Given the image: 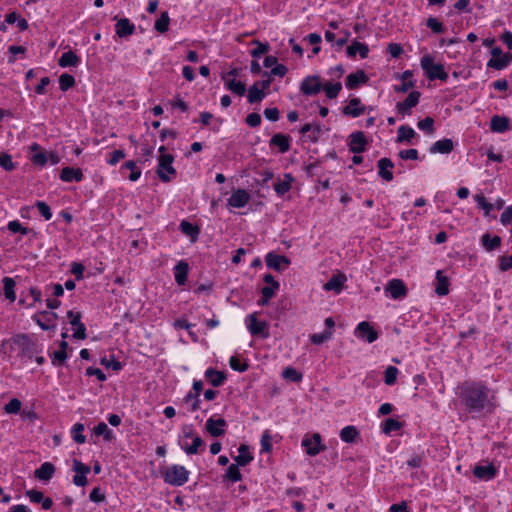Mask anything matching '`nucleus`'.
Here are the masks:
<instances>
[{"mask_svg": "<svg viewBox=\"0 0 512 512\" xmlns=\"http://www.w3.org/2000/svg\"><path fill=\"white\" fill-rule=\"evenodd\" d=\"M458 389L462 403L470 413L492 412L496 407L494 393L482 382H464Z\"/></svg>", "mask_w": 512, "mask_h": 512, "instance_id": "f257e3e1", "label": "nucleus"}, {"mask_svg": "<svg viewBox=\"0 0 512 512\" xmlns=\"http://www.w3.org/2000/svg\"><path fill=\"white\" fill-rule=\"evenodd\" d=\"M159 153L157 175L161 181L169 182L176 175V170L173 167L174 156L172 154L166 153L164 146L159 148Z\"/></svg>", "mask_w": 512, "mask_h": 512, "instance_id": "f03ea898", "label": "nucleus"}, {"mask_svg": "<svg viewBox=\"0 0 512 512\" xmlns=\"http://www.w3.org/2000/svg\"><path fill=\"white\" fill-rule=\"evenodd\" d=\"M420 66L425 76L431 81L436 79L446 81L448 79V73L445 71L443 64L435 63L434 57L430 54L422 56Z\"/></svg>", "mask_w": 512, "mask_h": 512, "instance_id": "7ed1b4c3", "label": "nucleus"}, {"mask_svg": "<svg viewBox=\"0 0 512 512\" xmlns=\"http://www.w3.org/2000/svg\"><path fill=\"white\" fill-rule=\"evenodd\" d=\"M328 74L336 80L322 81V90L328 99H335L338 97L342 90V84L340 78L344 74V68L342 65H337L328 70Z\"/></svg>", "mask_w": 512, "mask_h": 512, "instance_id": "20e7f679", "label": "nucleus"}, {"mask_svg": "<svg viewBox=\"0 0 512 512\" xmlns=\"http://www.w3.org/2000/svg\"><path fill=\"white\" fill-rule=\"evenodd\" d=\"M190 472L182 465L173 464L162 471V478L165 483L172 486H182L189 479Z\"/></svg>", "mask_w": 512, "mask_h": 512, "instance_id": "39448f33", "label": "nucleus"}, {"mask_svg": "<svg viewBox=\"0 0 512 512\" xmlns=\"http://www.w3.org/2000/svg\"><path fill=\"white\" fill-rule=\"evenodd\" d=\"M258 312L251 313L245 317V325L252 336H258L263 339L269 337V323L258 319Z\"/></svg>", "mask_w": 512, "mask_h": 512, "instance_id": "423d86ee", "label": "nucleus"}, {"mask_svg": "<svg viewBox=\"0 0 512 512\" xmlns=\"http://www.w3.org/2000/svg\"><path fill=\"white\" fill-rule=\"evenodd\" d=\"M491 58L487 62V68L494 70H503L507 68L512 61L511 53H504L500 47H492Z\"/></svg>", "mask_w": 512, "mask_h": 512, "instance_id": "0eeeda50", "label": "nucleus"}, {"mask_svg": "<svg viewBox=\"0 0 512 512\" xmlns=\"http://www.w3.org/2000/svg\"><path fill=\"white\" fill-rule=\"evenodd\" d=\"M302 447L309 456H316L326 449L322 444V437L319 433L305 435L302 439Z\"/></svg>", "mask_w": 512, "mask_h": 512, "instance_id": "6e6552de", "label": "nucleus"}, {"mask_svg": "<svg viewBox=\"0 0 512 512\" xmlns=\"http://www.w3.org/2000/svg\"><path fill=\"white\" fill-rule=\"evenodd\" d=\"M300 92L305 96H314L322 90V79L319 75H309L300 83Z\"/></svg>", "mask_w": 512, "mask_h": 512, "instance_id": "1a4fd4ad", "label": "nucleus"}, {"mask_svg": "<svg viewBox=\"0 0 512 512\" xmlns=\"http://www.w3.org/2000/svg\"><path fill=\"white\" fill-rule=\"evenodd\" d=\"M237 70L233 69L229 72H227L225 75L222 76V80L224 81V86L227 90L230 92L238 95L243 96L246 92V87L243 82L240 80H237Z\"/></svg>", "mask_w": 512, "mask_h": 512, "instance_id": "9d476101", "label": "nucleus"}, {"mask_svg": "<svg viewBox=\"0 0 512 512\" xmlns=\"http://www.w3.org/2000/svg\"><path fill=\"white\" fill-rule=\"evenodd\" d=\"M57 319V313L48 311H40L32 316V320L45 331L55 329Z\"/></svg>", "mask_w": 512, "mask_h": 512, "instance_id": "9b49d317", "label": "nucleus"}, {"mask_svg": "<svg viewBox=\"0 0 512 512\" xmlns=\"http://www.w3.org/2000/svg\"><path fill=\"white\" fill-rule=\"evenodd\" d=\"M263 280L267 285L261 289L262 296L258 301V304L261 306L268 304L270 299L276 294V292L279 289V283L274 279V277L271 274H266Z\"/></svg>", "mask_w": 512, "mask_h": 512, "instance_id": "f8f14e48", "label": "nucleus"}, {"mask_svg": "<svg viewBox=\"0 0 512 512\" xmlns=\"http://www.w3.org/2000/svg\"><path fill=\"white\" fill-rule=\"evenodd\" d=\"M346 282L347 276L343 272L338 271L323 285V290L338 295L346 287Z\"/></svg>", "mask_w": 512, "mask_h": 512, "instance_id": "ddd939ff", "label": "nucleus"}, {"mask_svg": "<svg viewBox=\"0 0 512 512\" xmlns=\"http://www.w3.org/2000/svg\"><path fill=\"white\" fill-rule=\"evenodd\" d=\"M72 470L75 472L73 477L74 485L78 487H85L88 484L87 474L90 472V466L82 463L80 460L74 459Z\"/></svg>", "mask_w": 512, "mask_h": 512, "instance_id": "4468645a", "label": "nucleus"}, {"mask_svg": "<svg viewBox=\"0 0 512 512\" xmlns=\"http://www.w3.org/2000/svg\"><path fill=\"white\" fill-rule=\"evenodd\" d=\"M420 97H421L420 92H418V91L410 92L404 101L398 102L396 104L397 113L401 114L402 116L410 115L412 112V109L418 105Z\"/></svg>", "mask_w": 512, "mask_h": 512, "instance_id": "2eb2a0df", "label": "nucleus"}, {"mask_svg": "<svg viewBox=\"0 0 512 512\" xmlns=\"http://www.w3.org/2000/svg\"><path fill=\"white\" fill-rule=\"evenodd\" d=\"M67 317L69 319L70 324L73 327V337L78 340L85 339L87 336L86 327L81 322V313L70 310L67 312Z\"/></svg>", "mask_w": 512, "mask_h": 512, "instance_id": "dca6fc26", "label": "nucleus"}, {"mask_svg": "<svg viewBox=\"0 0 512 512\" xmlns=\"http://www.w3.org/2000/svg\"><path fill=\"white\" fill-rule=\"evenodd\" d=\"M355 336L358 339L366 340L368 343H373L377 340L378 333L369 322L362 321L355 328Z\"/></svg>", "mask_w": 512, "mask_h": 512, "instance_id": "f3484780", "label": "nucleus"}, {"mask_svg": "<svg viewBox=\"0 0 512 512\" xmlns=\"http://www.w3.org/2000/svg\"><path fill=\"white\" fill-rule=\"evenodd\" d=\"M250 199L251 196L245 189H236L228 198L227 206L229 208H243L249 203Z\"/></svg>", "mask_w": 512, "mask_h": 512, "instance_id": "a211bd4d", "label": "nucleus"}, {"mask_svg": "<svg viewBox=\"0 0 512 512\" xmlns=\"http://www.w3.org/2000/svg\"><path fill=\"white\" fill-rule=\"evenodd\" d=\"M266 265L268 268L275 271H283L290 265V260L283 255H278L273 252H269L265 256Z\"/></svg>", "mask_w": 512, "mask_h": 512, "instance_id": "6ab92c4d", "label": "nucleus"}, {"mask_svg": "<svg viewBox=\"0 0 512 512\" xmlns=\"http://www.w3.org/2000/svg\"><path fill=\"white\" fill-rule=\"evenodd\" d=\"M385 292L388 293L392 299L396 300L407 295V288L402 280L391 279L385 287Z\"/></svg>", "mask_w": 512, "mask_h": 512, "instance_id": "aec40b11", "label": "nucleus"}, {"mask_svg": "<svg viewBox=\"0 0 512 512\" xmlns=\"http://www.w3.org/2000/svg\"><path fill=\"white\" fill-rule=\"evenodd\" d=\"M367 140L363 132H355L349 136V150L352 153H362L366 150Z\"/></svg>", "mask_w": 512, "mask_h": 512, "instance_id": "412c9836", "label": "nucleus"}, {"mask_svg": "<svg viewBox=\"0 0 512 512\" xmlns=\"http://www.w3.org/2000/svg\"><path fill=\"white\" fill-rule=\"evenodd\" d=\"M227 423L223 418L210 417L206 421V431L213 437H219L225 433Z\"/></svg>", "mask_w": 512, "mask_h": 512, "instance_id": "4be33fe9", "label": "nucleus"}, {"mask_svg": "<svg viewBox=\"0 0 512 512\" xmlns=\"http://www.w3.org/2000/svg\"><path fill=\"white\" fill-rule=\"evenodd\" d=\"M343 113L356 118L365 113V106L362 104L360 98L355 97L349 100L348 104L343 109Z\"/></svg>", "mask_w": 512, "mask_h": 512, "instance_id": "5701e85b", "label": "nucleus"}, {"mask_svg": "<svg viewBox=\"0 0 512 512\" xmlns=\"http://www.w3.org/2000/svg\"><path fill=\"white\" fill-rule=\"evenodd\" d=\"M32 156L31 162L40 167H44L48 163L47 152H44L38 143H32L29 147Z\"/></svg>", "mask_w": 512, "mask_h": 512, "instance_id": "b1692460", "label": "nucleus"}, {"mask_svg": "<svg viewBox=\"0 0 512 512\" xmlns=\"http://www.w3.org/2000/svg\"><path fill=\"white\" fill-rule=\"evenodd\" d=\"M473 473L478 479L489 481L496 476L497 470L493 464L476 465Z\"/></svg>", "mask_w": 512, "mask_h": 512, "instance_id": "393cba45", "label": "nucleus"}, {"mask_svg": "<svg viewBox=\"0 0 512 512\" xmlns=\"http://www.w3.org/2000/svg\"><path fill=\"white\" fill-rule=\"evenodd\" d=\"M122 176L127 177L130 181H137L141 176V169L134 161H127L120 167Z\"/></svg>", "mask_w": 512, "mask_h": 512, "instance_id": "a878e982", "label": "nucleus"}, {"mask_svg": "<svg viewBox=\"0 0 512 512\" xmlns=\"http://www.w3.org/2000/svg\"><path fill=\"white\" fill-rule=\"evenodd\" d=\"M60 179L63 182H81L83 180V172L80 168L64 167L60 172Z\"/></svg>", "mask_w": 512, "mask_h": 512, "instance_id": "bb28decb", "label": "nucleus"}, {"mask_svg": "<svg viewBox=\"0 0 512 512\" xmlns=\"http://www.w3.org/2000/svg\"><path fill=\"white\" fill-rule=\"evenodd\" d=\"M294 178L291 174H284L283 178H279L273 184L275 192L282 196L290 191Z\"/></svg>", "mask_w": 512, "mask_h": 512, "instance_id": "cd10ccee", "label": "nucleus"}, {"mask_svg": "<svg viewBox=\"0 0 512 512\" xmlns=\"http://www.w3.org/2000/svg\"><path fill=\"white\" fill-rule=\"evenodd\" d=\"M450 281L442 270L436 272L435 293L438 296H446L449 293Z\"/></svg>", "mask_w": 512, "mask_h": 512, "instance_id": "c85d7f7f", "label": "nucleus"}, {"mask_svg": "<svg viewBox=\"0 0 512 512\" xmlns=\"http://www.w3.org/2000/svg\"><path fill=\"white\" fill-rule=\"evenodd\" d=\"M368 82V77L363 70H358L355 73H351L346 78V87L348 89H356L360 85Z\"/></svg>", "mask_w": 512, "mask_h": 512, "instance_id": "c756f323", "label": "nucleus"}, {"mask_svg": "<svg viewBox=\"0 0 512 512\" xmlns=\"http://www.w3.org/2000/svg\"><path fill=\"white\" fill-rule=\"evenodd\" d=\"M510 129V120L504 116L495 115L490 121V130L495 133H504Z\"/></svg>", "mask_w": 512, "mask_h": 512, "instance_id": "7c9ffc66", "label": "nucleus"}, {"mask_svg": "<svg viewBox=\"0 0 512 512\" xmlns=\"http://www.w3.org/2000/svg\"><path fill=\"white\" fill-rule=\"evenodd\" d=\"M413 72L411 70L404 71L398 78L402 81L400 85L394 86V90L398 93H405L415 86V81L412 80Z\"/></svg>", "mask_w": 512, "mask_h": 512, "instance_id": "2f4dec72", "label": "nucleus"}, {"mask_svg": "<svg viewBox=\"0 0 512 512\" xmlns=\"http://www.w3.org/2000/svg\"><path fill=\"white\" fill-rule=\"evenodd\" d=\"M116 34L120 37H127L135 32V25L128 18H122L115 25Z\"/></svg>", "mask_w": 512, "mask_h": 512, "instance_id": "473e14b6", "label": "nucleus"}, {"mask_svg": "<svg viewBox=\"0 0 512 512\" xmlns=\"http://www.w3.org/2000/svg\"><path fill=\"white\" fill-rule=\"evenodd\" d=\"M347 55L351 58L355 57L357 54H359L361 59H365L368 57L369 48L366 44L361 43L359 41L354 40L348 47H347Z\"/></svg>", "mask_w": 512, "mask_h": 512, "instance_id": "72a5a7b5", "label": "nucleus"}, {"mask_svg": "<svg viewBox=\"0 0 512 512\" xmlns=\"http://www.w3.org/2000/svg\"><path fill=\"white\" fill-rule=\"evenodd\" d=\"M454 149V143L451 139L444 138L436 141L429 149L431 154H448Z\"/></svg>", "mask_w": 512, "mask_h": 512, "instance_id": "f704fd0d", "label": "nucleus"}, {"mask_svg": "<svg viewBox=\"0 0 512 512\" xmlns=\"http://www.w3.org/2000/svg\"><path fill=\"white\" fill-rule=\"evenodd\" d=\"M393 167H394V164L389 158H381L378 161V173H379L380 177L388 182L392 181L393 180V173H392Z\"/></svg>", "mask_w": 512, "mask_h": 512, "instance_id": "c9c22d12", "label": "nucleus"}, {"mask_svg": "<svg viewBox=\"0 0 512 512\" xmlns=\"http://www.w3.org/2000/svg\"><path fill=\"white\" fill-rule=\"evenodd\" d=\"M55 473V466L50 462H44L34 472L35 477L40 481H49Z\"/></svg>", "mask_w": 512, "mask_h": 512, "instance_id": "e433bc0d", "label": "nucleus"}, {"mask_svg": "<svg viewBox=\"0 0 512 512\" xmlns=\"http://www.w3.org/2000/svg\"><path fill=\"white\" fill-rule=\"evenodd\" d=\"M189 272V265L186 261L181 260L174 267V278L178 285L182 286L186 283Z\"/></svg>", "mask_w": 512, "mask_h": 512, "instance_id": "4c0bfd02", "label": "nucleus"}, {"mask_svg": "<svg viewBox=\"0 0 512 512\" xmlns=\"http://www.w3.org/2000/svg\"><path fill=\"white\" fill-rule=\"evenodd\" d=\"M290 141L289 136L277 133L271 138L270 145L278 147L279 152L286 153L290 149Z\"/></svg>", "mask_w": 512, "mask_h": 512, "instance_id": "58836bf2", "label": "nucleus"}, {"mask_svg": "<svg viewBox=\"0 0 512 512\" xmlns=\"http://www.w3.org/2000/svg\"><path fill=\"white\" fill-rule=\"evenodd\" d=\"M80 63V57L73 51L64 52L58 60V64L62 68L76 67Z\"/></svg>", "mask_w": 512, "mask_h": 512, "instance_id": "ea45409f", "label": "nucleus"}, {"mask_svg": "<svg viewBox=\"0 0 512 512\" xmlns=\"http://www.w3.org/2000/svg\"><path fill=\"white\" fill-rule=\"evenodd\" d=\"M191 444L187 443V441L181 442V448L185 451L188 455H194L199 453L200 448L204 447V441L199 436H195L193 439H191Z\"/></svg>", "mask_w": 512, "mask_h": 512, "instance_id": "a19ab883", "label": "nucleus"}, {"mask_svg": "<svg viewBox=\"0 0 512 512\" xmlns=\"http://www.w3.org/2000/svg\"><path fill=\"white\" fill-rule=\"evenodd\" d=\"M205 378L207 381H209L214 387H219L221 386L225 379H226V376L223 372L221 371H217L213 368H208L206 371H205Z\"/></svg>", "mask_w": 512, "mask_h": 512, "instance_id": "79ce46f5", "label": "nucleus"}, {"mask_svg": "<svg viewBox=\"0 0 512 512\" xmlns=\"http://www.w3.org/2000/svg\"><path fill=\"white\" fill-rule=\"evenodd\" d=\"M254 459L249 448L245 444H241L238 448V455L235 457V461L239 466H246Z\"/></svg>", "mask_w": 512, "mask_h": 512, "instance_id": "37998d69", "label": "nucleus"}, {"mask_svg": "<svg viewBox=\"0 0 512 512\" xmlns=\"http://www.w3.org/2000/svg\"><path fill=\"white\" fill-rule=\"evenodd\" d=\"M180 230L183 234L190 237L191 242H196L200 233L198 226L183 220L180 223Z\"/></svg>", "mask_w": 512, "mask_h": 512, "instance_id": "c03bdc74", "label": "nucleus"}, {"mask_svg": "<svg viewBox=\"0 0 512 512\" xmlns=\"http://www.w3.org/2000/svg\"><path fill=\"white\" fill-rule=\"evenodd\" d=\"M266 97V92L259 87L258 83H254L248 90L247 99L249 103L262 101Z\"/></svg>", "mask_w": 512, "mask_h": 512, "instance_id": "a18cd8bd", "label": "nucleus"}, {"mask_svg": "<svg viewBox=\"0 0 512 512\" xmlns=\"http://www.w3.org/2000/svg\"><path fill=\"white\" fill-rule=\"evenodd\" d=\"M416 132L409 126L402 125L397 130V142L410 143L415 137Z\"/></svg>", "mask_w": 512, "mask_h": 512, "instance_id": "49530a36", "label": "nucleus"}, {"mask_svg": "<svg viewBox=\"0 0 512 512\" xmlns=\"http://www.w3.org/2000/svg\"><path fill=\"white\" fill-rule=\"evenodd\" d=\"M359 436V432L355 426L349 425L345 426L340 431V438L342 441L346 443H352Z\"/></svg>", "mask_w": 512, "mask_h": 512, "instance_id": "de8ad7c7", "label": "nucleus"}, {"mask_svg": "<svg viewBox=\"0 0 512 512\" xmlns=\"http://www.w3.org/2000/svg\"><path fill=\"white\" fill-rule=\"evenodd\" d=\"M15 285L16 283L12 278L5 277L3 279L4 295L10 302H14L16 300Z\"/></svg>", "mask_w": 512, "mask_h": 512, "instance_id": "09e8293b", "label": "nucleus"}, {"mask_svg": "<svg viewBox=\"0 0 512 512\" xmlns=\"http://www.w3.org/2000/svg\"><path fill=\"white\" fill-rule=\"evenodd\" d=\"M93 432L96 436H102L106 441H112L114 439V433L106 423L100 422L98 423L94 429Z\"/></svg>", "mask_w": 512, "mask_h": 512, "instance_id": "8fccbe9b", "label": "nucleus"}, {"mask_svg": "<svg viewBox=\"0 0 512 512\" xmlns=\"http://www.w3.org/2000/svg\"><path fill=\"white\" fill-rule=\"evenodd\" d=\"M403 424L394 418L386 419L382 425L381 430L385 434H391L392 432H397L402 428Z\"/></svg>", "mask_w": 512, "mask_h": 512, "instance_id": "3c124183", "label": "nucleus"}, {"mask_svg": "<svg viewBox=\"0 0 512 512\" xmlns=\"http://www.w3.org/2000/svg\"><path fill=\"white\" fill-rule=\"evenodd\" d=\"M481 242L487 251H493L500 246L501 239L498 236H490L486 233L481 237Z\"/></svg>", "mask_w": 512, "mask_h": 512, "instance_id": "603ef678", "label": "nucleus"}, {"mask_svg": "<svg viewBox=\"0 0 512 512\" xmlns=\"http://www.w3.org/2000/svg\"><path fill=\"white\" fill-rule=\"evenodd\" d=\"M84 429H85V427L82 423L74 424L71 429V436H72L73 440L78 444H83L86 442V437L83 434Z\"/></svg>", "mask_w": 512, "mask_h": 512, "instance_id": "864d4df0", "label": "nucleus"}, {"mask_svg": "<svg viewBox=\"0 0 512 512\" xmlns=\"http://www.w3.org/2000/svg\"><path fill=\"white\" fill-rule=\"evenodd\" d=\"M399 375L398 368L394 366H388L384 371V382L388 386H392L396 383Z\"/></svg>", "mask_w": 512, "mask_h": 512, "instance_id": "5fc2aeb1", "label": "nucleus"}, {"mask_svg": "<svg viewBox=\"0 0 512 512\" xmlns=\"http://www.w3.org/2000/svg\"><path fill=\"white\" fill-rule=\"evenodd\" d=\"M0 167L8 172L16 169V164L13 162L10 154L6 152L0 153Z\"/></svg>", "mask_w": 512, "mask_h": 512, "instance_id": "6e6d98bb", "label": "nucleus"}, {"mask_svg": "<svg viewBox=\"0 0 512 512\" xmlns=\"http://www.w3.org/2000/svg\"><path fill=\"white\" fill-rule=\"evenodd\" d=\"M238 466H239L238 464H231L227 469L225 478L231 482L240 481L242 479V474H241Z\"/></svg>", "mask_w": 512, "mask_h": 512, "instance_id": "4d7b16f0", "label": "nucleus"}, {"mask_svg": "<svg viewBox=\"0 0 512 512\" xmlns=\"http://www.w3.org/2000/svg\"><path fill=\"white\" fill-rule=\"evenodd\" d=\"M75 85V78L67 73L60 75L59 87L62 91H67Z\"/></svg>", "mask_w": 512, "mask_h": 512, "instance_id": "13d9d810", "label": "nucleus"}, {"mask_svg": "<svg viewBox=\"0 0 512 512\" xmlns=\"http://www.w3.org/2000/svg\"><path fill=\"white\" fill-rule=\"evenodd\" d=\"M333 332L330 330H326L323 333H314L310 335V341L313 344L319 345L322 344L332 338Z\"/></svg>", "mask_w": 512, "mask_h": 512, "instance_id": "bf43d9fd", "label": "nucleus"}, {"mask_svg": "<svg viewBox=\"0 0 512 512\" xmlns=\"http://www.w3.org/2000/svg\"><path fill=\"white\" fill-rule=\"evenodd\" d=\"M169 16L167 12H163L160 16V18L155 22L154 28L160 32L164 33L168 30L169 27Z\"/></svg>", "mask_w": 512, "mask_h": 512, "instance_id": "052dcab7", "label": "nucleus"}, {"mask_svg": "<svg viewBox=\"0 0 512 512\" xmlns=\"http://www.w3.org/2000/svg\"><path fill=\"white\" fill-rule=\"evenodd\" d=\"M417 127L421 131H423L427 134H433L434 133V120L431 117H426L417 123Z\"/></svg>", "mask_w": 512, "mask_h": 512, "instance_id": "680f3d73", "label": "nucleus"}, {"mask_svg": "<svg viewBox=\"0 0 512 512\" xmlns=\"http://www.w3.org/2000/svg\"><path fill=\"white\" fill-rule=\"evenodd\" d=\"M474 199L478 207L484 210L485 215H489L493 210V205L489 203L483 195L477 194Z\"/></svg>", "mask_w": 512, "mask_h": 512, "instance_id": "e2e57ef3", "label": "nucleus"}, {"mask_svg": "<svg viewBox=\"0 0 512 512\" xmlns=\"http://www.w3.org/2000/svg\"><path fill=\"white\" fill-rule=\"evenodd\" d=\"M7 228L12 233H20L22 235H27L29 229L22 226V224L18 220L9 221L7 224Z\"/></svg>", "mask_w": 512, "mask_h": 512, "instance_id": "0e129e2a", "label": "nucleus"}, {"mask_svg": "<svg viewBox=\"0 0 512 512\" xmlns=\"http://www.w3.org/2000/svg\"><path fill=\"white\" fill-rule=\"evenodd\" d=\"M21 406V401L17 398H13L4 406V411L7 414H17L20 411Z\"/></svg>", "mask_w": 512, "mask_h": 512, "instance_id": "69168bd1", "label": "nucleus"}, {"mask_svg": "<svg viewBox=\"0 0 512 512\" xmlns=\"http://www.w3.org/2000/svg\"><path fill=\"white\" fill-rule=\"evenodd\" d=\"M283 377L293 382H300L302 374L292 367H288L283 371Z\"/></svg>", "mask_w": 512, "mask_h": 512, "instance_id": "338daca9", "label": "nucleus"}, {"mask_svg": "<svg viewBox=\"0 0 512 512\" xmlns=\"http://www.w3.org/2000/svg\"><path fill=\"white\" fill-rule=\"evenodd\" d=\"M67 358V352L59 349L57 351H54L53 354L51 355V363L54 366H59L62 363H64Z\"/></svg>", "mask_w": 512, "mask_h": 512, "instance_id": "774afa93", "label": "nucleus"}]
</instances>
